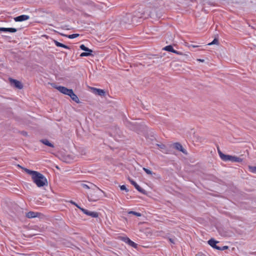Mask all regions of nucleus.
I'll return each instance as SVG.
<instances>
[{"label": "nucleus", "instance_id": "nucleus-22", "mask_svg": "<svg viewBox=\"0 0 256 256\" xmlns=\"http://www.w3.org/2000/svg\"><path fill=\"white\" fill-rule=\"evenodd\" d=\"M54 44L57 46L62 47L66 49L68 48V47L67 46L64 45L56 40L54 41Z\"/></svg>", "mask_w": 256, "mask_h": 256}, {"label": "nucleus", "instance_id": "nucleus-31", "mask_svg": "<svg viewBox=\"0 0 256 256\" xmlns=\"http://www.w3.org/2000/svg\"><path fill=\"white\" fill-rule=\"evenodd\" d=\"M73 204H74V205H76L78 208H80V206H79L77 204H76L74 202H71Z\"/></svg>", "mask_w": 256, "mask_h": 256}, {"label": "nucleus", "instance_id": "nucleus-10", "mask_svg": "<svg viewBox=\"0 0 256 256\" xmlns=\"http://www.w3.org/2000/svg\"><path fill=\"white\" fill-rule=\"evenodd\" d=\"M10 84H14L16 88H18V89H22L23 88V86L22 84V83L18 80L10 78Z\"/></svg>", "mask_w": 256, "mask_h": 256}, {"label": "nucleus", "instance_id": "nucleus-25", "mask_svg": "<svg viewBox=\"0 0 256 256\" xmlns=\"http://www.w3.org/2000/svg\"><path fill=\"white\" fill-rule=\"evenodd\" d=\"M218 44V40L216 39V38H214L213 41L210 43H209L208 44V45H212V44Z\"/></svg>", "mask_w": 256, "mask_h": 256}, {"label": "nucleus", "instance_id": "nucleus-20", "mask_svg": "<svg viewBox=\"0 0 256 256\" xmlns=\"http://www.w3.org/2000/svg\"><path fill=\"white\" fill-rule=\"evenodd\" d=\"M70 96L75 102H78V103L79 102V98H78L77 96L74 93L73 90H72V94H70Z\"/></svg>", "mask_w": 256, "mask_h": 256}, {"label": "nucleus", "instance_id": "nucleus-27", "mask_svg": "<svg viewBox=\"0 0 256 256\" xmlns=\"http://www.w3.org/2000/svg\"><path fill=\"white\" fill-rule=\"evenodd\" d=\"M143 170L147 174H152V172L151 170H148L146 168H144Z\"/></svg>", "mask_w": 256, "mask_h": 256}, {"label": "nucleus", "instance_id": "nucleus-2", "mask_svg": "<svg viewBox=\"0 0 256 256\" xmlns=\"http://www.w3.org/2000/svg\"><path fill=\"white\" fill-rule=\"evenodd\" d=\"M104 192L96 186L92 189L90 192H86L88 200L90 202H96L101 196V194Z\"/></svg>", "mask_w": 256, "mask_h": 256}, {"label": "nucleus", "instance_id": "nucleus-9", "mask_svg": "<svg viewBox=\"0 0 256 256\" xmlns=\"http://www.w3.org/2000/svg\"><path fill=\"white\" fill-rule=\"evenodd\" d=\"M91 92L96 95L104 96L105 94V92L104 90L90 87Z\"/></svg>", "mask_w": 256, "mask_h": 256}, {"label": "nucleus", "instance_id": "nucleus-14", "mask_svg": "<svg viewBox=\"0 0 256 256\" xmlns=\"http://www.w3.org/2000/svg\"><path fill=\"white\" fill-rule=\"evenodd\" d=\"M208 242L212 248L216 250L220 249V247L216 246V244L218 242L215 240H214L211 238L208 240Z\"/></svg>", "mask_w": 256, "mask_h": 256}, {"label": "nucleus", "instance_id": "nucleus-3", "mask_svg": "<svg viewBox=\"0 0 256 256\" xmlns=\"http://www.w3.org/2000/svg\"><path fill=\"white\" fill-rule=\"evenodd\" d=\"M218 153L220 158L225 162L230 161L240 162L242 161V158L239 157L224 154L219 149H218Z\"/></svg>", "mask_w": 256, "mask_h": 256}, {"label": "nucleus", "instance_id": "nucleus-8", "mask_svg": "<svg viewBox=\"0 0 256 256\" xmlns=\"http://www.w3.org/2000/svg\"><path fill=\"white\" fill-rule=\"evenodd\" d=\"M81 50L86 51V52H81V57L88 56L92 55V50L86 48L84 44H81Z\"/></svg>", "mask_w": 256, "mask_h": 256}, {"label": "nucleus", "instance_id": "nucleus-5", "mask_svg": "<svg viewBox=\"0 0 256 256\" xmlns=\"http://www.w3.org/2000/svg\"><path fill=\"white\" fill-rule=\"evenodd\" d=\"M92 8L93 6L92 4H89L88 6L84 4L82 5V8L81 11H85L88 9V12H90L92 10ZM82 16L86 18H89L90 16V14H86L84 12L82 14H81V16Z\"/></svg>", "mask_w": 256, "mask_h": 256}, {"label": "nucleus", "instance_id": "nucleus-19", "mask_svg": "<svg viewBox=\"0 0 256 256\" xmlns=\"http://www.w3.org/2000/svg\"><path fill=\"white\" fill-rule=\"evenodd\" d=\"M174 147L176 149L184 153V149L183 148L182 146L180 144L175 143L174 144Z\"/></svg>", "mask_w": 256, "mask_h": 256}, {"label": "nucleus", "instance_id": "nucleus-1", "mask_svg": "<svg viewBox=\"0 0 256 256\" xmlns=\"http://www.w3.org/2000/svg\"><path fill=\"white\" fill-rule=\"evenodd\" d=\"M24 170L31 176L32 182L38 187L41 188L48 185L46 178L40 172L26 168H24Z\"/></svg>", "mask_w": 256, "mask_h": 256}, {"label": "nucleus", "instance_id": "nucleus-11", "mask_svg": "<svg viewBox=\"0 0 256 256\" xmlns=\"http://www.w3.org/2000/svg\"><path fill=\"white\" fill-rule=\"evenodd\" d=\"M121 240L133 248H136L137 244L131 240L128 237H122Z\"/></svg>", "mask_w": 256, "mask_h": 256}, {"label": "nucleus", "instance_id": "nucleus-13", "mask_svg": "<svg viewBox=\"0 0 256 256\" xmlns=\"http://www.w3.org/2000/svg\"><path fill=\"white\" fill-rule=\"evenodd\" d=\"M163 50H166V51L172 52L178 55H182V52L177 51V50H174L172 46L171 45H169V46H165L163 48Z\"/></svg>", "mask_w": 256, "mask_h": 256}, {"label": "nucleus", "instance_id": "nucleus-16", "mask_svg": "<svg viewBox=\"0 0 256 256\" xmlns=\"http://www.w3.org/2000/svg\"><path fill=\"white\" fill-rule=\"evenodd\" d=\"M128 180L130 182V184L134 186V188L140 192H142L143 190L138 185L136 182L131 179L130 178H128Z\"/></svg>", "mask_w": 256, "mask_h": 256}, {"label": "nucleus", "instance_id": "nucleus-24", "mask_svg": "<svg viewBox=\"0 0 256 256\" xmlns=\"http://www.w3.org/2000/svg\"><path fill=\"white\" fill-rule=\"evenodd\" d=\"M128 214H132L134 216H142L140 212H138L134 211H130L128 212Z\"/></svg>", "mask_w": 256, "mask_h": 256}, {"label": "nucleus", "instance_id": "nucleus-17", "mask_svg": "<svg viewBox=\"0 0 256 256\" xmlns=\"http://www.w3.org/2000/svg\"><path fill=\"white\" fill-rule=\"evenodd\" d=\"M0 31L10 32H15L17 30L15 28H0Z\"/></svg>", "mask_w": 256, "mask_h": 256}, {"label": "nucleus", "instance_id": "nucleus-6", "mask_svg": "<svg viewBox=\"0 0 256 256\" xmlns=\"http://www.w3.org/2000/svg\"><path fill=\"white\" fill-rule=\"evenodd\" d=\"M81 211L84 214L86 215L90 216L92 218H97L99 216L98 212H92L86 209H84L81 208Z\"/></svg>", "mask_w": 256, "mask_h": 256}, {"label": "nucleus", "instance_id": "nucleus-4", "mask_svg": "<svg viewBox=\"0 0 256 256\" xmlns=\"http://www.w3.org/2000/svg\"><path fill=\"white\" fill-rule=\"evenodd\" d=\"M86 182L87 184L81 183V188H83L86 194V192H90L92 189L94 188L96 186V185L91 182Z\"/></svg>", "mask_w": 256, "mask_h": 256}, {"label": "nucleus", "instance_id": "nucleus-18", "mask_svg": "<svg viewBox=\"0 0 256 256\" xmlns=\"http://www.w3.org/2000/svg\"><path fill=\"white\" fill-rule=\"evenodd\" d=\"M40 142L42 143L43 144L46 145V146H48L50 147H51V148H54V146L52 144L51 142H50L48 140L46 139H43V140H40Z\"/></svg>", "mask_w": 256, "mask_h": 256}, {"label": "nucleus", "instance_id": "nucleus-30", "mask_svg": "<svg viewBox=\"0 0 256 256\" xmlns=\"http://www.w3.org/2000/svg\"><path fill=\"white\" fill-rule=\"evenodd\" d=\"M158 146H159L160 148L161 149H162L165 147L164 145V144L158 145Z\"/></svg>", "mask_w": 256, "mask_h": 256}, {"label": "nucleus", "instance_id": "nucleus-21", "mask_svg": "<svg viewBox=\"0 0 256 256\" xmlns=\"http://www.w3.org/2000/svg\"><path fill=\"white\" fill-rule=\"evenodd\" d=\"M37 213L33 212H30L26 214V216L28 218H34L37 216Z\"/></svg>", "mask_w": 256, "mask_h": 256}, {"label": "nucleus", "instance_id": "nucleus-26", "mask_svg": "<svg viewBox=\"0 0 256 256\" xmlns=\"http://www.w3.org/2000/svg\"><path fill=\"white\" fill-rule=\"evenodd\" d=\"M79 36V34H70L68 36V38H74Z\"/></svg>", "mask_w": 256, "mask_h": 256}, {"label": "nucleus", "instance_id": "nucleus-32", "mask_svg": "<svg viewBox=\"0 0 256 256\" xmlns=\"http://www.w3.org/2000/svg\"><path fill=\"white\" fill-rule=\"evenodd\" d=\"M197 60L198 61V62H204V60H202V59H198Z\"/></svg>", "mask_w": 256, "mask_h": 256}, {"label": "nucleus", "instance_id": "nucleus-15", "mask_svg": "<svg viewBox=\"0 0 256 256\" xmlns=\"http://www.w3.org/2000/svg\"><path fill=\"white\" fill-rule=\"evenodd\" d=\"M30 16L27 15H21L14 18L16 22H22L28 20Z\"/></svg>", "mask_w": 256, "mask_h": 256}, {"label": "nucleus", "instance_id": "nucleus-34", "mask_svg": "<svg viewBox=\"0 0 256 256\" xmlns=\"http://www.w3.org/2000/svg\"><path fill=\"white\" fill-rule=\"evenodd\" d=\"M192 48H197L198 46L192 45Z\"/></svg>", "mask_w": 256, "mask_h": 256}, {"label": "nucleus", "instance_id": "nucleus-7", "mask_svg": "<svg viewBox=\"0 0 256 256\" xmlns=\"http://www.w3.org/2000/svg\"><path fill=\"white\" fill-rule=\"evenodd\" d=\"M56 88L61 93L69 96L70 95V94H72V89H68L64 86H58L56 87Z\"/></svg>", "mask_w": 256, "mask_h": 256}, {"label": "nucleus", "instance_id": "nucleus-28", "mask_svg": "<svg viewBox=\"0 0 256 256\" xmlns=\"http://www.w3.org/2000/svg\"><path fill=\"white\" fill-rule=\"evenodd\" d=\"M120 188L122 190H126V192H128V190L126 188V186L122 185L120 186Z\"/></svg>", "mask_w": 256, "mask_h": 256}, {"label": "nucleus", "instance_id": "nucleus-12", "mask_svg": "<svg viewBox=\"0 0 256 256\" xmlns=\"http://www.w3.org/2000/svg\"><path fill=\"white\" fill-rule=\"evenodd\" d=\"M121 240L133 248H136L137 244L131 240L128 237H122Z\"/></svg>", "mask_w": 256, "mask_h": 256}, {"label": "nucleus", "instance_id": "nucleus-33", "mask_svg": "<svg viewBox=\"0 0 256 256\" xmlns=\"http://www.w3.org/2000/svg\"><path fill=\"white\" fill-rule=\"evenodd\" d=\"M170 241L172 243H174V241H173V240H172V239H171V238H170Z\"/></svg>", "mask_w": 256, "mask_h": 256}, {"label": "nucleus", "instance_id": "nucleus-23", "mask_svg": "<svg viewBox=\"0 0 256 256\" xmlns=\"http://www.w3.org/2000/svg\"><path fill=\"white\" fill-rule=\"evenodd\" d=\"M248 169L250 172L256 174V166H249Z\"/></svg>", "mask_w": 256, "mask_h": 256}, {"label": "nucleus", "instance_id": "nucleus-29", "mask_svg": "<svg viewBox=\"0 0 256 256\" xmlns=\"http://www.w3.org/2000/svg\"><path fill=\"white\" fill-rule=\"evenodd\" d=\"M228 248V246H224L222 248H220V250H224Z\"/></svg>", "mask_w": 256, "mask_h": 256}]
</instances>
